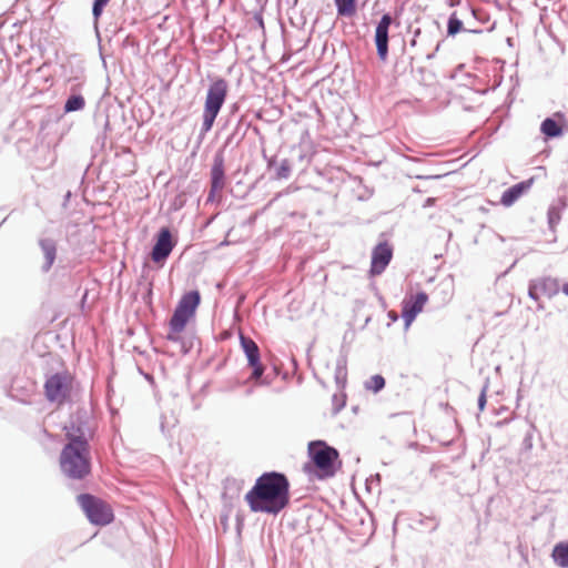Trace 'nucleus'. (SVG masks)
<instances>
[{
  "mask_svg": "<svg viewBox=\"0 0 568 568\" xmlns=\"http://www.w3.org/2000/svg\"><path fill=\"white\" fill-rule=\"evenodd\" d=\"M290 481L277 471L262 474L245 494L244 500L253 513L277 515L290 505Z\"/></svg>",
  "mask_w": 568,
  "mask_h": 568,
  "instance_id": "obj_1",
  "label": "nucleus"
},
{
  "mask_svg": "<svg viewBox=\"0 0 568 568\" xmlns=\"http://www.w3.org/2000/svg\"><path fill=\"white\" fill-rule=\"evenodd\" d=\"M73 383V376L68 371L52 374L45 379L43 385L47 400L58 406L70 402Z\"/></svg>",
  "mask_w": 568,
  "mask_h": 568,
  "instance_id": "obj_6",
  "label": "nucleus"
},
{
  "mask_svg": "<svg viewBox=\"0 0 568 568\" xmlns=\"http://www.w3.org/2000/svg\"><path fill=\"white\" fill-rule=\"evenodd\" d=\"M200 302L201 296L197 291H191L181 297L169 322L166 339L171 342L181 339L187 323L195 316Z\"/></svg>",
  "mask_w": 568,
  "mask_h": 568,
  "instance_id": "obj_3",
  "label": "nucleus"
},
{
  "mask_svg": "<svg viewBox=\"0 0 568 568\" xmlns=\"http://www.w3.org/2000/svg\"><path fill=\"white\" fill-rule=\"evenodd\" d=\"M562 293L568 296V282L562 285Z\"/></svg>",
  "mask_w": 568,
  "mask_h": 568,
  "instance_id": "obj_26",
  "label": "nucleus"
},
{
  "mask_svg": "<svg viewBox=\"0 0 568 568\" xmlns=\"http://www.w3.org/2000/svg\"><path fill=\"white\" fill-rule=\"evenodd\" d=\"M308 454L318 479L333 477L336 473L338 452L323 442H313L308 445Z\"/></svg>",
  "mask_w": 568,
  "mask_h": 568,
  "instance_id": "obj_5",
  "label": "nucleus"
},
{
  "mask_svg": "<svg viewBox=\"0 0 568 568\" xmlns=\"http://www.w3.org/2000/svg\"><path fill=\"white\" fill-rule=\"evenodd\" d=\"M40 246L42 248V252H43V255H44V258H45V263L43 265V270L44 271H49L51 268V266L53 265L54 260H55V255H57L55 244L52 241H50V240H42L40 242Z\"/></svg>",
  "mask_w": 568,
  "mask_h": 568,
  "instance_id": "obj_17",
  "label": "nucleus"
},
{
  "mask_svg": "<svg viewBox=\"0 0 568 568\" xmlns=\"http://www.w3.org/2000/svg\"><path fill=\"white\" fill-rule=\"evenodd\" d=\"M428 302V295L425 292L407 295L402 302V318L407 329L418 314H420Z\"/></svg>",
  "mask_w": 568,
  "mask_h": 568,
  "instance_id": "obj_8",
  "label": "nucleus"
},
{
  "mask_svg": "<svg viewBox=\"0 0 568 568\" xmlns=\"http://www.w3.org/2000/svg\"><path fill=\"white\" fill-rule=\"evenodd\" d=\"M68 443L61 450V471L71 479H83L91 473V453L88 439L79 425L71 423L64 427Z\"/></svg>",
  "mask_w": 568,
  "mask_h": 568,
  "instance_id": "obj_2",
  "label": "nucleus"
},
{
  "mask_svg": "<svg viewBox=\"0 0 568 568\" xmlns=\"http://www.w3.org/2000/svg\"><path fill=\"white\" fill-rule=\"evenodd\" d=\"M393 257V247L388 242L378 243L372 251L371 276L381 275Z\"/></svg>",
  "mask_w": 568,
  "mask_h": 568,
  "instance_id": "obj_11",
  "label": "nucleus"
},
{
  "mask_svg": "<svg viewBox=\"0 0 568 568\" xmlns=\"http://www.w3.org/2000/svg\"><path fill=\"white\" fill-rule=\"evenodd\" d=\"M551 557L557 566L568 568V541L558 542L552 549Z\"/></svg>",
  "mask_w": 568,
  "mask_h": 568,
  "instance_id": "obj_16",
  "label": "nucleus"
},
{
  "mask_svg": "<svg viewBox=\"0 0 568 568\" xmlns=\"http://www.w3.org/2000/svg\"><path fill=\"white\" fill-rule=\"evenodd\" d=\"M534 184V178H530L526 181L517 183L506 190L500 199V203L504 206H511L516 201H518L524 194H526Z\"/></svg>",
  "mask_w": 568,
  "mask_h": 568,
  "instance_id": "obj_15",
  "label": "nucleus"
},
{
  "mask_svg": "<svg viewBox=\"0 0 568 568\" xmlns=\"http://www.w3.org/2000/svg\"><path fill=\"white\" fill-rule=\"evenodd\" d=\"M225 186V174L223 159H215L211 170V190L209 193V201H214L216 195H220Z\"/></svg>",
  "mask_w": 568,
  "mask_h": 568,
  "instance_id": "obj_14",
  "label": "nucleus"
},
{
  "mask_svg": "<svg viewBox=\"0 0 568 568\" xmlns=\"http://www.w3.org/2000/svg\"><path fill=\"white\" fill-rule=\"evenodd\" d=\"M85 105V100L82 95H71L65 104H64V111L68 112H74L82 110Z\"/></svg>",
  "mask_w": 568,
  "mask_h": 568,
  "instance_id": "obj_19",
  "label": "nucleus"
},
{
  "mask_svg": "<svg viewBox=\"0 0 568 568\" xmlns=\"http://www.w3.org/2000/svg\"><path fill=\"white\" fill-rule=\"evenodd\" d=\"M540 130L547 138H557L562 134L561 125L550 118L542 121Z\"/></svg>",
  "mask_w": 568,
  "mask_h": 568,
  "instance_id": "obj_18",
  "label": "nucleus"
},
{
  "mask_svg": "<svg viewBox=\"0 0 568 568\" xmlns=\"http://www.w3.org/2000/svg\"><path fill=\"white\" fill-rule=\"evenodd\" d=\"M227 89V82L224 79H217L209 87L203 110V123L201 129L202 135L212 129L214 121L225 102Z\"/></svg>",
  "mask_w": 568,
  "mask_h": 568,
  "instance_id": "obj_4",
  "label": "nucleus"
},
{
  "mask_svg": "<svg viewBox=\"0 0 568 568\" xmlns=\"http://www.w3.org/2000/svg\"><path fill=\"white\" fill-rule=\"evenodd\" d=\"M356 0H335V4L337 7V12L341 16H352L355 13Z\"/></svg>",
  "mask_w": 568,
  "mask_h": 568,
  "instance_id": "obj_20",
  "label": "nucleus"
},
{
  "mask_svg": "<svg viewBox=\"0 0 568 568\" xmlns=\"http://www.w3.org/2000/svg\"><path fill=\"white\" fill-rule=\"evenodd\" d=\"M463 30V22L457 18L456 13H453L448 20L447 33L455 36Z\"/></svg>",
  "mask_w": 568,
  "mask_h": 568,
  "instance_id": "obj_21",
  "label": "nucleus"
},
{
  "mask_svg": "<svg viewBox=\"0 0 568 568\" xmlns=\"http://www.w3.org/2000/svg\"><path fill=\"white\" fill-rule=\"evenodd\" d=\"M485 405H486V394L485 392H483L478 398V407L480 410H484L485 408Z\"/></svg>",
  "mask_w": 568,
  "mask_h": 568,
  "instance_id": "obj_25",
  "label": "nucleus"
},
{
  "mask_svg": "<svg viewBox=\"0 0 568 568\" xmlns=\"http://www.w3.org/2000/svg\"><path fill=\"white\" fill-rule=\"evenodd\" d=\"M559 292V282L552 277H539L530 282L528 295L536 302L542 297H552Z\"/></svg>",
  "mask_w": 568,
  "mask_h": 568,
  "instance_id": "obj_10",
  "label": "nucleus"
},
{
  "mask_svg": "<svg viewBox=\"0 0 568 568\" xmlns=\"http://www.w3.org/2000/svg\"><path fill=\"white\" fill-rule=\"evenodd\" d=\"M389 316H390L394 321H395V320H397V315H396V313H394V312L389 313Z\"/></svg>",
  "mask_w": 568,
  "mask_h": 568,
  "instance_id": "obj_27",
  "label": "nucleus"
},
{
  "mask_svg": "<svg viewBox=\"0 0 568 568\" xmlns=\"http://www.w3.org/2000/svg\"><path fill=\"white\" fill-rule=\"evenodd\" d=\"M175 242L168 227H162L158 234L156 242L152 248L151 257L155 263H163L171 254Z\"/></svg>",
  "mask_w": 568,
  "mask_h": 568,
  "instance_id": "obj_12",
  "label": "nucleus"
},
{
  "mask_svg": "<svg viewBox=\"0 0 568 568\" xmlns=\"http://www.w3.org/2000/svg\"><path fill=\"white\" fill-rule=\"evenodd\" d=\"M78 503L89 520L94 525L105 526L114 518L111 506L104 500L90 494L79 495Z\"/></svg>",
  "mask_w": 568,
  "mask_h": 568,
  "instance_id": "obj_7",
  "label": "nucleus"
},
{
  "mask_svg": "<svg viewBox=\"0 0 568 568\" xmlns=\"http://www.w3.org/2000/svg\"><path fill=\"white\" fill-rule=\"evenodd\" d=\"M291 173V164L287 160L282 161L280 166L276 170V178L277 179H287Z\"/></svg>",
  "mask_w": 568,
  "mask_h": 568,
  "instance_id": "obj_23",
  "label": "nucleus"
},
{
  "mask_svg": "<svg viewBox=\"0 0 568 568\" xmlns=\"http://www.w3.org/2000/svg\"><path fill=\"white\" fill-rule=\"evenodd\" d=\"M240 342L242 349L246 355L248 366L253 369L250 378L257 381L262 377L265 371V367L261 362L260 348L252 338L244 335L240 336Z\"/></svg>",
  "mask_w": 568,
  "mask_h": 568,
  "instance_id": "obj_9",
  "label": "nucleus"
},
{
  "mask_svg": "<svg viewBox=\"0 0 568 568\" xmlns=\"http://www.w3.org/2000/svg\"><path fill=\"white\" fill-rule=\"evenodd\" d=\"M109 1L110 0H94L92 12L95 20L101 17L103 8L109 3Z\"/></svg>",
  "mask_w": 568,
  "mask_h": 568,
  "instance_id": "obj_24",
  "label": "nucleus"
},
{
  "mask_svg": "<svg viewBox=\"0 0 568 568\" xmlns=\"http://www.w3.org/2000/svg\"><path fill=\"white\" fill-rule=\"evenodd\" d=\"M385 386V379L381 375H374L367 383V388L374 392L381 390Z\"/></svg>",
  "mask_w": 568,
  "mask_h": 568,
  "instance_id": "obj_22",
  "label": "nucleus"
},
{
  "mask_svg": "<svg viewBox=\"0 0 568 568\" xmlns=\"http://www.w3.org/2000/svg\"><path fill=\"white\" fill-rule=\"evenodd\" d=\"M392 17L386 13L379 20L375 30V43L381 60H386L388 54V29L392 24Z\"/></svg>",
  "mask_w": 568,
  "mask_h": 568,
  "instance_id": "obj_13",
  "label": "nucleus"
}]
</instances>
